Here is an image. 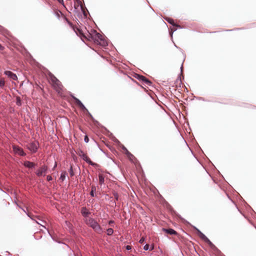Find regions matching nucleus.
Here are the masks:
<instances>
[{
    "label": "nucleus",
    "mask_w": 256,
    "mask_h": 256,
    "mask_svg": "<svg viewBox=\"0 0 256 256\" xmlns=\"http://www.w3.org/2000/svg\"><path fill=\"white\" fill-rule=\"evenodd\" d=\"M14 149L16 152H17L20 156H24L26 154L23 150L20 148L14 146Z\"/></svg>",
    "instance_id": "4468645a"
},
{
    "label": "nucleus",
    "mask_w": 256,
    "mask_h": 256,
    "mask_svg": "<svg viewBox=\"0 0 256 256\" xmlns=\"http://www.w3.org/2000/svg\"><path fill=\"white\" fill-rule=\"evenodd\" d=\"M74 32L76 34V35L80 36L81 38H82V37H86L81 30H78V32H76L75 30Z\"/></svg>",
    "instance_id": "a878e982"
},
{
    "label": "nucleus",
    "mask_w": 256,
    "mask_h": 256,
    "mask_svg": "<svg viewBox=\"0 0 256 256\" xmlns=\"http://www.w3.org/2000/svg\"><path fill=\"white\" fill-rule=\"evenodd\" d=\"M144 83L149 86H151L152 84V82L148 80L146 78L144 81Z\"/></svg>",
    "instance_id": "cd10ccee"
},
{
    "label": "nucleus",
    "mask_w": 256,
    "mask_h": 256,
    "mask_svg": "<svg viewBox=\"0 0 256 256\" xmlns=\"http://www.w3.org/2000/svg\"><path fill=\"white\" fill-rule=\"evenodd\" d=\"M86 114L90 118V119L93 121V122H94V124L96 125H98V126H100V124L99 123V122L97 120H96L93 117V116H92V114L89 112L88 110L86 112Z\"/></svg>",
    "instance_id": "dca6fc26"
},
{
    "label": "nucleus",
    "mask_w": 256,
    "mask_h": 256,
    "mask_svg": "<svg viewBox=\"0 0 256 256\" xmlns=\"http://www.w3.org/2000/svg\"><path fill=\"white\" fill-rule=\"evenodd\" d=\"M46 180L48 181H51L52 180V178L51 176L48 175L46 176Z\"/></svg>",
    "instance_id": "ea45409f"
},
{
    "label": "nucleus",
    "mask_w": 256,
    "mask_h": 256,
    "mask_svg": "<svg viewBox=\"0 0 256 256\" xmlns=\"http://www.w3.org/2000/svg\"><path fill=\"white\" fill-rule=\"evenodd\" d=\"M48 170V167L46 165L44 164L36 172V174L38 176H44Z\"/></svg>",
    "instance_id": "423d86ee"
},
{
    "label": "nucleus",
    "mask_w": 256,
    "mask_h": 256,
    "mask_svg": "<svg viewBox=\"0 0 256 256\" xmlns=\"http://www.w3.org/2000/svg\"><path fill=\"white\" fill-rule=\"evenodd\" d=\"M194 229L196 230V234L199 236V237L204 240V242L208 238L198 228L194 226H193Z\"/></svg>",
    "instance_id": "6e6552de"
},
{
    "label": "nucleus",
    "mask_w": 256,
    "mask_h": 256,
    "mask_svg": "<svg viewBox=\"0 0 256 256\" xmlns=\"http://www.w3.org/2000/svg\"><path fill=\"white\" fill-rule=\"evenodd\" d=\"M122 150L124 152H126V150H128L127 148L123 145H122Z\"/></svg>",
    "instance_id": "37998d69"
},
{
    "label": "nucleus",
    "mask_w": 256,
    "mask_h": 256,
    "mask_svg": "<svg viewBox=\"0 0 256 256\" xmlns=\"http://www.w3.org/2000/svg\"><path fill=\"white\" fill-rule=\"evenodd\" d=\"M57 166L56 162H55L54 166V168H52V170H54Z\"/></svg>",
    "instance_id": "8fccbe9b"
},
{
    "label": "nucleus",
    "mask_w": 256,
    "mask_h": 256,
    "mask_svg": "<svg viewBox=\"0 0 256 256\" xmlns=\"http://www.w3.org/2000/svg\"><path fill=\"white\" fill-rule=\"evenodd\" d=\"M226 31H231L232 30H226Z\"/></svg>",
    "instance_id": "bf43d9fd"
},
{
    "label": "nucleus",
    "mask_w": 256,
    "mask_h": 256,
    "mask_svg": "<svg viewBox=\"0 0 256 256\" xmlns=\"http://www.w3.org/2000/svg\"><path fill=\"white\" fill-rule=\"evenodd\" d=\"M132 158L136 159L135 157L134 156H130V160L132 162H133Z\"/></svg>",
    "instance_id": "de8ad7c7"
},
{
    "label": "nucleus",
    "mask_w": 256,
    "mask_h": 256,
    "mask_svg": "<svg viewBox=\"0 0 256 256\" xmlns=\"http://www.w3.org/2000/svg\"><path fill=\"white\" fill-rule=\"evenodd\" d=\"M68 172H70V176H73L74 175V172L73 170V168H72V165H70V166L68 170Z\"/></svg>",
    "instance_id": "bb28decb"
},
{
    "label": "nucleus",
    "mask_w": 256,
    "mask_h": 256,
    "mask_svg": "<svg viewBox=\"0 0 256 256\" xmlns=\"http://www.w3.org/2000/svg\"><path fill=\"white\" fill-rule=\"evenodd\" d=\"M4 74L7 76L8 78H11L12 80H18V77L16 75L11 71L9 70H5L4 72Z\"/></svg>",
    "instance_id": "9d476101"
},
{
    "label": "nucleus",
    "mask_w": 256,
    "mask_h": 256,
    "mask_svg": "<svg viewBox=\"0 0 256 256\" xmlns=\"http://www.w3.org/2000/svg\"><path fill=\"white\" fill-rule=\"evenodd\" d=\"M174 46H175V47L178 48V47L176 44H174Z\"/></svg>",
    "instance_id": "13d9d810"
},
{
    "label": "nucleus",
    "mask_w": 256,
    "mask_h": 256,
    "mask_svg": "<svg viewBox=\"0 0 256 256\" xmlns=\"http://www.w3.org/2000/svg\"><path fill=\"white\" fill-rule=\"evenodd\" d=\"M84 141L85 142L88 143L89 141V138L87 136H86L84 138Z\"/></svg>",
    "instance_id": "a19ab883"
},
{
    "label": "nucleus",
    "mask_w": 256,
    "mask_h": 256,
    "mask_svg": "<svg viewBox=\"0 0 256 256\" xmlns=\"http://www.w3.org/2000/svg\"><path fill=\"white\" fill-rule=\"evenodd\" d=\"M96 188L95 186H92V190H91V191L90 192V195L92 197H94L95 196L96 194H95V193H96Z\"/></svg>",
    "instance_id": "5701e85b"
},
{
    "label": "nucleus",
    "mask_w": 256,
    "mask_h": 256,
    "mask_svg": "<svg viewBox=\"0 0 256 256\" xmlns=\"http://www.w3.org/2000/svg\"><path fill=\"white\" fill-rule=\"evenodd\" d=\"M213 251H214L215 252L219 253L220 252V250L215 246H214V247L212 248Z\"/></svg>",
    "instance_id": "c9c22d12"
},
{
    "label": "nucleus",
    "mask_w": 256,
    "mask_h": 256,
    "mask_svg": "<svg viewBox=\"0 0 256 256\" xmlns=\"http://www.w3.org/2000/svg\"><path fill=\"white\" fill-rule=\"evenodd\" d=\"M70 96H71L72 98L74 100V98H76V97L72 94H71Z\"/></svg>",
    "instance_id": "603ef678"
},
{
    "label": "nucleus",
    "mask_w": 256,
    "mask_h": 256,
    "mask_svg": "<svg viewBox=\"0 0 256 256\" xmlns=\"http://www.w3.org/2000/svg\"><path fill=\"white\" fill-rule=\"evenodd\" d=\"M174 26L176 27L177 28H182V27L180 25L178 24H176V25H174Z\"/></svg>",
    "instance_id": "c03bdc74"
},
{
    "label": "nucleus",
    "mask_w": 256,
    "mask_h": 256,
    "mask_svg": "<svg viewBox=\"0 0 256 256\" xmlns=\"http://www.w3.org/2000/svg\"><path fill=\"white\" fill-rule=\"evenodd\" d=\"M76 2H77V4L76 5L75 4L74 6V11L76 12H77L76 10L78 9V7H80V10L82 12V13L79 12L77 14L78 17L79 18H80V17L82 18V15H83L84 18H87V14L83 8V6L82 4V2L80 0H76Z\"/></svg>",
    "instance_id": "39448f33"
},
{
    "label": "nucleus",
    "mask_w": 256,
    "mask_h": 256,
    "mask_svg": "<svg viewBox=\"0 0 256 256\" xmlns=\"http://www.w3.org/2000/svg\"><path fill=\"white\" fill-rule=\"evenodd\" d=\"M104 128L108 132V136L116 143L118 144H121L120 142L111 133L109 132L105 127Z\"/></svg>",
    "instance_id": "9b49d317"
},
{
    "label": "nucleus",
    "mask_w": 256,
    "mask_h": 256,
    "mask_svg": "<svg viewBox=\"0 0 256 256\" xmlns=\"http://www.w3.org/2000/svg\"><path fill=\"white\" fill-rule=\"evenodd\" d=\"M162 231L166 233L169 234L170 235H176L177 234V232L172 228H162Z\"/></svg>",
    "instance_id": "ddd939ff"
},
{
    "label": "nucleus",
    "mask_w": 256,
    "mask_h": 256,
    "mask_svg": "<svg viewBox=\"0 0 256 256\" xmlns=\"http://www.w3.org/2000/svg\"><path fill=\"white\" fill-rule=\"evenodd\" d=\"M114 233V230L112 228H108L107 229V234L108 236H112Z\"/></svg>",
    "instance_id": "c85d7f7f"
},
{
    "label": "nucleus",
    "mask_w": 256,
    "mask_h": 256,
    "mask_svg": "<svg viewBox=\"0 0 256 256\" xmlns=\"http://www.w3.org/2000/svg\"><path fill=\"white\" fill-rule=\"evenodd\" d=\"M90 38L95 43L106 47L108 46V43L102 36L98 33L96 30H92L91 33H89Z\"/></svg>",
    "instance_id": "f257e3e1"
},
{
    "label": "nucleus",
    "mask_w": 256,
    "mask_h": 256,
    "mask_svg": "<svg viewBox=\"0 0 256 256\" xmlns=\"http://www.w3.org/2000/svg\"><path fill=\"white\" fill-rule=\"evenodd\" d=\"M5 85V81L4 78L0 79V87L3 88Z\"/></svg>",
    "instance_id": "2f4dec72"
},
{
    "label": "nucleus",
    "mask_w": 256,
    "mask_h": 256,
    "mask_svg": "<svg viewBox=\"0 0 256 256\" xmlns=\"http://www.w3.org/2000/svg\"><path fill=\"white\" fill-rule=\"evenodd\" d=\"M74 102L84 112H86L88 110L84 105L78 98H74Z\"/></svg>",
    "instance_id": "0eeeda50"
},
{
    "label": "nucleus",
    "mask_w": 256,
    "mask_h": 256,
    "mask_svg": "<svg viewBox=\"0 0 256 256\" xmlns=\"http://www.w3.org/2000/svg\"><path fill=\"white\" fill-rule=\"evenodd\" d=\"M48 77L54 88L57 92H60L62 87L61 82L51 72H49Z\"/></svg>",
    "instance_id": "f03ea898"
},
{
    "label": "nucleus",
    "mask_w": 256,
    "mask_h": 256,
    "mask_svg": "<svg viewBox=\"0 0 256 256\" xmlns=\"http://www.w3.org/2000/svg\"><path fill=\"white\" fill-rule=\"evenodd\" d=\"M112 194H113L116 200H118V192L114 191L112 192Z\"/></svg>",
    "instance_id": "72a5a7b5"
},
{
    "label": "nucleus",
    "mask_w": 256,
    "mask_h": 256,
    "mask_svg": "<svg viewBox=\"0 0 256 256\" xmlns=\"http://www.w3.org/2000/svg\"><path fill=\"white\" fill-rule=\"evenodd\" d=\"M113 223H114V220H110L108 222V224H113Z\"/></svg>",
    "instance_id": "09e8293b"
},
{
    "label": "nucleus",
    "mask_w": 256,
    "mask_h": 256,
    "mask_svg": "<svg viewBox=\"0 0 256 256\" xmlns=\"http://www.w3.org/2000/svg\"><path fill=\"white\" fill-rule=\"evenodd\" d=\"M126 250H132V246H130L127 245L126 246Z\"/></svg>",
    "instance_id": "79ce46f5"
},
{
    "label": "nucleus",
    "mask_w": 256,
    "mask_h": 256,
    "mask_svg": "<svg viewBox=\"0 0 256 256\" xmlns=\"http://www.w3.org/2000/svg\"><path fill=\"white\" fill-rule=\"evenodd\" d=\"M81 213L84 217H88L90 214V212L88 210L86 207H82V208Z\"/></svg>",
    "instance_id": "2eb2a0df"
},
{
    "label": "nucleus",
    "mask_w": 256,
    "mask_h": 256,
    "mask_svg": "<svg viewBox=\"0 0 256 256\" xmlns=\"http://www.w3.org/2000/svg\"><path fill=\"white\" fill-rule=\"evenodd\" d=\"M76 152L77 154H78L84 161L89 164L95 167L96 168H98L100 166L98 164L92 162L90 159L84 154V152L82 150L78 149Z\"/></svg>",
    "instance_id": "7ed1b4c3"
},
{
    "label": "nucleus",
    "mask_w": 256,
    "mask_h": 256,
    "mask_svg": "<svg viewBox=\"0 0 256 256\" xmlns=\"http://www.w3.org/2000/svg\"><path fill=\"white\" fill-rule=\"evenodd\" d=\"M58 2H60V3H64V0H58Z\"/></svg>",
    "instance_id": "3c124183"
},
{
    "label": "nucleus",
    "mask_w": 256,
    "mask_h": 256,
    "mask_svg": "<svg viewBox=\"0 0 256 256\" xmlns=\"http://www.w3.org/2000/svg\"><path fill=\"white\" fill-rule=\"evenodd\" d=\"M178 217L182 219H183L182 218H181L180 216H179Z\"/></svg>",
    "instance_id": "6e6d98bb"
},
{
    "label": "nucleus",
    "mask_w": 256,
    "mask_h": 256,
    "mask_svg": "<svg viewBox=\"0 0 256 256\" xmlns=\"http://www.w3.org/2000/svg\"><path fill=\"white\" fill-rule=\"evenodd\" d=\"M28 148L32 152L35 153L38 150V144L36 142H31Z\"/></svg>",
    "instance_id": "1a4fd4ad"
},
{
    "label": "nucleus",
    "mask_w": 256,
    "mask_h": 256,
    "mask_svg": "<svg viewBox=\"0 0 256 256\" xmlns=\"http://www.w3.org/2000/svg\"><path fill=\"white\" fill-rule=\"evenodd\" d=\"M174 84H176V85H178L180 87H181V86L182 84V81L180 74L178 76V77L177 78L175 81Z\"/></svg>",
    "instance_id": "6ab92c4d"
},
{
    "label": "nucleus",
    "mask_w": 256,
    "mask_h": 256,
    "mask_svg": "<svg viewBox=\"0 0 256 256\" xmlns=\"http://www.w3.org/2000/svg\"><path fill=\"white\" fill-rule=\"evenodd\" d=\"M20 208L21 209H22V210H23L24 212H26V215H27L29 218H30L32 220H34V219L31 217V216L30 215V214H29L28 213H27V212L25 211V210H24V208H21V207H20Z\"/></svg>",
    "instance_id": "4c0bfd02"
},
{
    "label": "nucleus",
    "mask_w": 256,
    "mask_h": 256,
    "mask_svg": "<svg viewBox=\"0 0 256 256\" xmlns=\"http://www.w3.org/2000/svg\"><path fill=\"white\" fill-rule=\"evenodd\" d=\"M194 98H196L197 100H202V101H204V102H209L208 100H205L202 97L194 96Z\"/></svg>",
    "instance_id": "7c9ffc66"
},
{
    "label": "nucleus",
    "mask_w": 256,
    "mask_h": 256,
    "mask_svg": "<svg viewBox=\"0 0 256 256\" xmlns=\"http://www.w3.org/2000/svg\"><path fill=\"white\" fill-rule=\"evenodd\" d=\"M74 256H76V254H74Z\"/></svg>",
    "instance_id": "052dcab7"
},
{
    "label": "nucleus",
    "mask_w": 256,
    "mask_h": 256,
    "mask_svg": "<svg viewBox=\"0 0 256 256\" xmlns=\"http://www.w3.org/2000/svg\"><path fill=\"white\" fill-rule=\"evenodd\" d=\"M176 28H175L174 30H172V32H170V35L171 37H172V34L174 32L176 31Z\"/></svg>",
    "instance_id": "a18cd8bd"
},
{
    "label": "nucleus",
    "mask_w": 256,
    "mask_h": 256,
    "mask_svg": "<svg viewBox=\"0 0 256 256\" xmlns=\"http://www.w3.org/2000/svg\"><path fill=\"white\" fill-rule=\"evenodd\" d=\"M16 104L19 106H22L21 98L20 96H16Z\"/></svg>",
    "instance_id": "393cba45"
},
{
    "label": "nucleus",
    "mask_w": 256,
    "mask_h": 256,
    "mask_svg": "<svg viewBox=\"0 0 256 256\" xmlns=\"http://www.w3.org/2000/svg\"><path fill=\"white\" fill-rule=\"evenodd\" d=\"M164 20L170 24L172 25V26H174V25H176V24L174 22L173 19L170 18H164Z\"/></svg>",
    "instance_id": "412c9836"
},
{
    "label": "nucleus",
    "mask_w": 256,
    "mask_h": 256,
    "mask_svg": "<svg viewBox=\"0 0 256 256\" xmlns=\"http://www.w3.org/2000/svg\"><path fill=\"white\" fill-rule=\"evenodd\" d=\"M115 206H116V202H114Z\"/></svg>",
    "instance_id": "4d7b16f0"
},
{
    "label": "nucleus",
    "mask_w": 256,
    "mask_h": 256,
    "mask_svg": "<svg viewBox=\"0 0 256 256\" xmlns=\"http://www.w3.org/2000/svg\"><path fill=\"white\" fill-rule=\"evenodd\" d=\"M68 176V174L66 171L62 170L61 172L60 176V179L62 181H64L66 178V176Z\"/></svg>",
    "instance_id": "a211bd4d"
},
{
    "label": "nucleus",
    "mask_w": 256,
    "mask_h": 256,
    "mask_svg": "<svg viewBox=\"0 0 256 256\" xmlns=\"http://www.w3.org/2000/svg\"><path fill=\"white\" fill-rule=\"evenodd\" d=\"M117 256H123L122 254H119Z\"/></svg>",
    "instance_id": "5fc2aeb1"
},
{
    "label": "nucleus",
    "mask_w": 256,
    "mask_h": 256,
    "mask_svg": "<svg viewBox=\"0 0 256 256\" xmlns=\"http://www.w3.org/2000/svg\"><path fill=\"white\" fill-rule=\"evenodd\" d=\"M206 242L208 245L210 247V248H212V247L214 246V244H212V242L208 239V238L206 241H205Z\"/></svg>",
    "instance_id": "c756f323"
},
{
    "label": "nucleus",
    "mask_w": 256,
    "mask_h": 256,
    "mask_svg": "<svg viewBox=\"0 0 256 256\" xmlns=\"http://www.w3.org/2000/svg\"><path fill=\"white\" fill-rule=\"evenodd\" d=\"M124 153L129 159H130V156H134V155L132 154L128 150H126Z\"/></svg>",
    "instance_id": "473e14b6"
},
{
    "label": "nucleus",
    "mask_w": 256,
    "mask_h": 256,
    "mask_svg": "<svg viewBox=\"0 0 256 256\" xmlns=\"http://www.w3.org/2000/svg\"><path fill=\"white\" fill-rule=\"evenodd\" d=\"M134 77L138 80H140V81H142L144 82V81L145 79H146V77L142 76V75H140V74H136Z\"/></svg>",
    "instance_id": "aec40b11"
},
{
    "label": "nucleus",
    "mask_w": 256,
    "mask_h": 256,
    "mask_svg": "<svg viewBox=\"0 0 256 256\" xmlns=\"http://www.w3.org/2000/svg\"><path fill=\"white\" fill-rule=\"evenodd\" d=\"M145 240H146L145 238H144V237H142V238L140 239V240H139V242H140V244H143V243L145 241Z\"/></svg>",
    "instance_id": "58836bf2"
},
{
    "label": "nucleus",
    "mask_w": 256,
    "mask_h": 256,
    "mask_svg": "<svg viewBox=\"0 0 256 256\" xmlns=\"http://www.w3.org/2000/svg\"><path fill=\"white\" fill-rule=\"evenodd\" d=\"M153 246L150 247L149 244H146L144 246V250H153Z\"/></svg>",
    "instance_id": "b1692460"
},
{
    "label": "nucleus",
    "mask_w": 256,
    "mask_h": 256,
    "mask_svg": "<svg viewBox=\"0 0 256 256\" xmlns=\"http://www.w3.org/2000/svg\"><path fill=\"white\" fill-rule=\"evenodd\" d=\"M86 114L90 118V119L93 121V122H94V124L96 125H98V126H100V124L99 123V122L97 120H96L93 117V116H92V114L89 112L88 110L86 112Z\"/></svg>",
    "instance_id": "f3484780"
},
{
    "label": "nucleus",
    "mask_w": 256,
    "mask_h": 256,
    "mask_svg": "<svg viewBox=\"0 0 256 256\" xmlns=\"http://www.w3.org/2000/svg\"><path fill=\"white\" fill-rule=\"evenodd\" d=\"M65 19L66 20L68 24V25L72 28H74V26L66 18H65Z\"/></svg>",
    "instance_id": "e433bc0d"
},
{
    "label": "nucleus",
    "mask_w": 256,
    "mask_h": 256,
    "mask_svg": "<svg viewBox=\"0 0 256 256\" xmlns=\"http://www.w3.org/2000/svg\"><path fill=\"white\" fill-rule=\"evenodd\" d=\"M88 224L94 230V232L98 234L102 232V228L98 222L93 218H90L88 220Z\"/></svg>",
    "instance_id": "20e7f679"
},
{
    "label": "nucleus",
    "mask_w": 256,
    "mask_h": 256,
    "mask_svg": "<svg viewBox=\"0 0 256 256\" xmlns=\"http://www.w3.org/2000/svg\"><path fill=\"white\" fill-rule=\"evenodd\" d=\"M24 166L28 168H33L36 167V164L30 161L26 160L24 162Z\"/></svg>",
    "instance_id": "f8f14e48"
},
{
    "label": "nucleus",
    "mask_w": 256,
    "mask_h": 256,
    "mask_svg": "<svg viewBox=\"0 0 256 256\" xmlns=\"http://www.w3.org/2000/svg\"><path fill=\"white\" fill-rule=\"evenodd\" d=\"M36 222L37 224H40L41 226H42L44 227V228H46L44 226H42V224H40L38 222H36Z\"/></svg>",
    "instance_id": "864d4df0"
},
{
    "label": "nucleus",
    "mask_w": 256,
    "mask_h": 256,
    "mask_svg": "<svg viewBox=\"0 0 256 256\" xmlns=\"http://www.w3.org/2000/svg\"><path fill=\"white\" fill-rule=\"evenodd\" d=\"M54 14L58 18H60V14L62 13L60 11H57L54 12Z\"/></svg>",
    "instance_id": "f704fd0d"
},
{
    "label": "nucleus",
    "mask_w": 256,
    "mask_h": 256,
    "mask_svg": "<svg viewBox=\"0 0 256 256\" xmlns=\"http://www.w3.org/2000/svg\"><path fill=\"white\" fill-rule=\"evenodd\" d=\"M182 69H183V64H182L181 65V66H180V74L182 73Z\"/></svg>",
    "instance_id": "49530a36"
},
{
    "label": "nucleus",
    "mask_w": 256,
    "mask_h": 256,
    "mask_svg": "<svg viewBox=\"0 0 256 256\" xmlns=\"http://www.w3.org/2000/svg\"><path fill=\"white\" fill-rule=\"evenodd\" d=\"M100 184L102 185L104 182V177L102 174L98 175Z\"/></svg>",
    "instance_id": "4be33fe9"
}]
</instances>
